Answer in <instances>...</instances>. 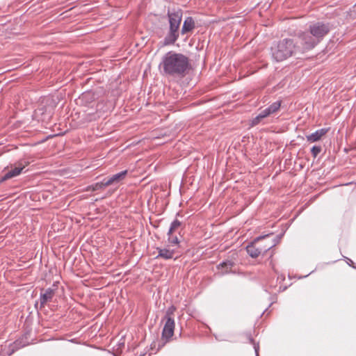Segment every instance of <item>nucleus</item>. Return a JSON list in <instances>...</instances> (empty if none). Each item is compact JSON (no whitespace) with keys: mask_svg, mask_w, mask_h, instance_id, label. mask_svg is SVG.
Masks as SVG:
<instances>
[{"mask_svg":"<svg viewBox=\"0 0 356 356\" xmlns=\"http://www.w3.org/2000/svg\"><path fill=\"white\" fill-rule=\"evenodd\" d=\"M189 67V59L186 56L172 51L163 56L159 65V68L164 74L178 77H184Z\"/></svg>","mask_w":356,"mask_h":356,"instance_id":"nucleus-1","label":"nucleus"},{"mask_svg":"<svg viewBox=\"0 0 356 356\" xmlns=\"http://www.w3.org/2000/svg\"><path fill=\"white\" fill-rule=\"evenodd\" d=\"M300 54L297 44L291 38L279 41L271 47L272 58L276 62H282Z\"/></svg>","mask_w":356,"mask_h":356,"instance_id":"nucleus-2","label":"nucleus"},{"mask_svg":"<svg viewBox=\"0 0 356 356\" xmlns=\"http://www.w3.org/2000/svg\"><path fill=\"white\" fill-rule=\"evenodd\" d=\"M298 41L296 42L300 54H303L314 49L318 42L314 38L309 29L297 33Z\"/></svg>","mask_w":356,"mask_h":356,"instance_id":"nucleus-3","label":"nucleus"},{"mask_svg":"<svg viewBox=\"0 0 356 356\" xmlns=\"http://www.w3.org/2000/svg\"><path fill=\"white\" fill-rule=\"evenodd\" d=\"M270 235H265L262 236H259L255 238L250 244L247 245L246 251L248 254L252 258L258 257L261 253H265L272 248L275 245V241H271L268 244V246L264 248H261V245H260V241L265 238H268Z\"/></svg>","mask_w":356,"mask_h":356,"instance_id":"nucleus-4","label":"nucleus"},{"mask_svg":"<svg viewBox=\"0 0 356 356\" xmlns=\"http://www.w3.org/2000/svg\"><path fill=\"white\" fill-rule=\"evenodd\" d=\"M308 29L314 38L319 43L323 38L330 32V26L327 23L317 22L309 26Z\"/></svg>","mask_w":356,"mask_h":356,"instance_id":"nucleus-5","label":"nucleus"},{"mask_svg":"<svg viewBox=\"0 0 356 356\" xmlns=\"http://www.w3.org/2000/svg\"><path fill=\"white\" fill-rule=\"evenodd\" d=\"M164 320L165 322L162 331V339L166 343L173 336L175 323L172 317H168Z\"/></svg>","mask_w":356,"mask_h":356,"instance_id":"nucleus-6","label":"nucleus"},{"mask_svg":"<svg viewBox=\"0 0 356 356\" xmlns=\"http://www.w3.org/2000/svg\"><path fill=\"white\" fill-rule=\"evenodd\" d=\"M182 14L181 11L168 13L170 29L178 31L181 21Z\"/></svg>","mask_w":356,"mask_h":356,"instance_id":"nucleus-7","label":"nucleus"},{"mask_svg":"<svg viewBox=\"0 0 356 356\" xmlns=\"http://www.w3.org/2000/svg\"><path fill=\"white\" fill-rule=\"evenodd\" d=\"M26 165L22 163H19L18 166L15 167L14 169H12L8 172H6L4 175L1 178L0 182H3L9 179L15 177L19 175L23 169L25 168Z\"/></svg>","mask_w":356,"mask_h":356,"instance_id":"nucleus-8","label":"nucleus"},{"mask_svg":"<svg viewBox=\"0 0 356 356\" xmlns=\"http://www.w3.org/2000/svg\"><path fill=\"white\" fill-rule=\"evenodd\" d=\"M329 131V129L323 128L316 130L308 136H306L307 140L310 143H314L320 140Z\"/></svg>","mask_w":356,"mask_h":356,"instance_id":"nucleus-9","label":"nucleus"},{"mask_svg":"<svg viewBox=\"0 0 356 356\" xmlns=\"http://www.w3.org/2000/svg\"><path fill=\"white\" fill-rule=\"evenodd\" d=\"M127 174V170H123L119 173L112 175L108 178H105L106 185L110 186L113 184H117L120 182L122 180L124 179L126 175Z\"/></svg>","mask_w":356,"mask_h":356,"instance_id":"nucleus-10","label":"nucleus"},{"mask_svg":"<svg viewBox=\"0 0 356 356\" xmlns=\"http://www.w3.org/2000/svg\"><path fill=\"white\" fill-rule=\"evenodd\" d=\"M281 106V102L277 101L270 104L268 108L262 110L260 113L263 115L264 118L276 113L278 111Z\"/></svg>","mask_w":356,"mask_h":356,"instance_id":"nucleus-11","label":"nucleus"},{"mask_svg":"<svg viewBox=\"0 0 356 356\" xmlns=\"http://www.w3.org/2000/svg\"><path fill=\"white\" fill-rule=\"evenodd\" d=\"M54 294L55 291L51 288H48L44 293H42L40 297L41 307H43L47 302L51 301Z\"/></svg>","mask_w":356,"mask_h":356,"instance_id":"nucleus-12","label":"nucleus"},{"mask_svg":"<svg viewBox=\"0 0 356 356\" xmlns=\"http://www.w3.org/2000/svg\"><path fill=\"white\" fill-rule=\"evenodd\" d=\"M178 37H179L178 31L170 29L168 33L164 38L163 44L164 45L173 44L177 40Z\"/></svg>","mask_w":356,"mask_h":356,"instance_id":"nucleus-13","label":"nucleus"},{"mask_svg":"<svg viewBox=\"0 0 356 356\" xmlns=\"http://www.w3.org/2000/svg\"><path fill=\"white\" fill-rule=\"evenodd\" d=\"M156 250L159 253L156 258L161 257L164 259H170L173 258L175 252L174 250H170L168 248H157Z\"/></svg>","mask_w":356,"mask_h":356,"instance_id":"nucleus-14","label":"nucleus"},{"mask_svg":"<svg viewBox=\"0 0 356 356\" xmlns=\"http://www.w3.org/2000/svg\"><path fill=\"white\" fill-rule=\"evenodd\" d=\"M195 28V22L192 17H187L183 24L181 28V33L185 34L191 31H192Z\"/></svg>","mask_w":356,"mask_h":356,"instance_id":"nucleus-15","label":"nucleus"},{"mask_svg":"<svg viewBox=\"0 0 356 356\" xmlns=\"http://www.w3.org/2000/svg\"><path fill=\"white\" fill-rule=\"evenodd\" d=\"M234 262L229 260L223 261L220 263L218 268L221 270L222 274L228 273L231 271L232 267L234 266Z\"/></svg>","mask_w":356,"mask_h":356,"instance_id":"nucleus-16","label":"nucleus"},{"mask_svg":"<svg viewBox=\"0 0 356 356\" xmlns=\"http://www.w3.org/2000/svg\"><path fill=\"white\" fill-rule=\"evenodd\" d=\"M105 183H106V181L105 179H104L101 182L95 183V184L90 186V188H91L92 191L102 190L105 187L108 186Z\"/></svg>","mask_w":356,"mask_h":356,"instance_id":"nucleus-17","label":"nucleus"},{"mask_svg":"<svg viewBox=\"0 0 356 356\" xmlns=\"http://www.w3.org/2000/svg\"><path fill=\"white\" fill-rule=\"evenodd\" d=\"M181 226V222L178 220H175L170 225L168 234H172L176 229Z\"/></svg>","mask_w":356,"mask_h":356,"instance_id":"nucleus-18","label":"nucleus"},{"mask_svg":"<svg viewBox=\"0 0 356 356\" xmlns=\"http://www.w3.org/2000/svg\"><path fill=\"white\" fill-rule=\"evenodd\" d=\"M264 118H265L262 114H261L260 113L255 117L254 118L252 121H251V126L252 127H254V126H256L257 125L261 120H263Z\"/></svg>","mask_w":356,"mask_h":356,"instance_id":"nucleus-19","label":"nucleus"},{"mask_svg":"<svg viewBox=\"0 0 356 356\" xmlns=\"http://www.w3.org/2000/svg\"><path fill=\"white\" fill-rule=\"evenodd\" d=\"M168 242L172 245H178L179 243V241L176 236H173L172 234H168Z\"/></svg>","mask_w":356,"mask_h":356,"instance_id":"nucleus-20","label":"nucleus"},{"mask_svg":"<svg viewBox=\"0 0 356 356\" xmlns=\"http://www.w3.org/2000/svg\"><path fill=\"white\" fill-rule=\"evenodd\" d=\"M321 150L322 148L321 146H314L311 149V152L314 158H316L321 152Z\"/></svg>","mask_w":356,"mask_h":356,"instance_id":"nucleus-21","label":"nucleus"},{"mask_svg":"<svg viewBox=\"0 0 356 356\" xmlns=\"http://www.w3.org/2000/svg\"><path fill=\"white\" fill-rule=\"evenodd\" d=\"M175 310V308L173 306L168 308V309L166 312V314L164 317V319H167L168 317H171V315L173 314Z\"/></svg>","mask_w":356,"mask_h":356,"instance_id":"nucleus-22","label":"nucleus"},{"mask_svg":"<svg viewBox=\"0 0 356 356\" xmlns=\"http://www.w3.org/2000/svg\"><path fill=\"white\" fill-rule=\"evenodd\" d=\"M266 239H267V238H265L264 239H263L260 241V245H261L262 249L268 247V244L270 243V242L266 241Z\"/></svg>","mask_w":356,"mask_h":356,"instance_id":"nucleus-23","label":"nucleus"},{"mask_svg":"<svg viewBox=\"0 0 356 356\" xmlns=\"http://www.w3.org/2000/svg\"><path fill=\"white\" fill-rule=\"evenodd\" d=\"M251 341L253 343V345H254V350H255V353H256V355L257 356H259V345L258 344H256L252 339H251Z\"/></svg>","mask_w":356,"mask_h":356,"instance_id":"nucleus-24","label":"nucleus"}]
</instances>
